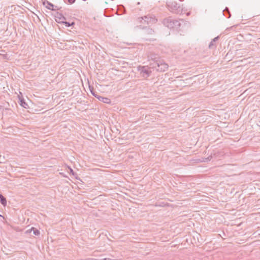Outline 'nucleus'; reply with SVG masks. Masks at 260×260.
I'll return each mask as SVG.
<instances>
[{
    "instance_id": "obj_25",
    "label": "nucleus",
    "mask_w": 260,
    "mask_h": 260,
    "mask_svg": "<svg viewBox=\"0 0 260 260\" xmlns=\"http://www.w3.org/2000/svg\"><path fill=\"white\" fill-rule=\"evenodd\" d=\"M211 158H212V156H210L208 157V158H206V161L210 160L211 159Z\"/></svg>"
},
{
    "instance_id": "obj_18",
    "label": "nucleus",
    "mask_w": 260,
    "mask_h": 260,
    "mask_svg": "<svg viewBox=\"0 0 260 260\" xmlns=\"http://www.w3.org/2000/svg\"><path fill=\"white\" fill-rule=\"evenodd\" d=\"M216 47L215 42H213L212 40L209 45V48L210 49H215Z\"/></svg>"
},
{
    "instance_id": "obj_9",
    "label": "nucleus",
    "mask_w": 260,
    "mask_h": 260,
    "mask_svg": "<svg viewBox=\"0 0 260 260\" xmlns=\"http://www.w3.org/2000/svg\"><path fill=\"white\" fill-rule=\"evenodd\" d=\"M55 17L56 19H58V21L57 19H56V21L58 23H59V22H60V21H64L66 19V17H64L62 14L58 12L56 13Z\"/></svg>"
},
{
    "instance_id": "obj_20",
    "label": "nucleus",
    "mask_w": 260,
    "mask_h": 260,
    "mask_svg": "<svg viewBox=\"0 0 260 260\" xmlns=\"http://www.w3.org/2000/svg\"><path fill=\"white\" fill-rule=\"evenodd\" d=\"M69 169L70 170V173H71L73 175H74V176L77 175V174L74 172V171H73V170L72 168L69 167Z\"/></svg>"
},
{
    "instance_id": "obj_24",
    "label": "nucleus",
    "mask_w": 260,
    "mask_h": 260,
    "mask_svg": "<svg viewBox=\"0 0 260 260\" xmlns=\"http://www.w3.org/2000/svg\"><path fill=\"white\" fill-rule=\"evenodd\" d=\"M225 231H226V232L228 233V235H227V237H232V235H229V233H228V229L227 228H225Z\"/></svg>"
},
{
    "instance_id": "obj_10",
    "label": "nucleus",
    "mask_w": 260,
    "mask_h": 260,
    "mask_svg": "<svg viewBox=\"0 0 260 260\" xmlns=\"http://www.w3.org/2000/svg\"><path fill=\"white\" fill-rule=\"evenodd\" d=\"M20 105L24 108H27L28 107L27 104L25 102L24 99L22 97H20L18 95Z\"/></svg>"
},
{
    "instance_id": "obj_7",
    "label": "nucleus",
    "mask_w": 260,
    "mask_h": 260,
    "mask_svg": "<svg viewBox=\"0 0 260 260\" xmlns=\"http://www.w3.org/2000/svg\"><path fill=\"white\" fill-rule=\"evenodd\" d=\"M137 24H139V26L140 27L142 28H144V25H146L145 23H144V19L143 17H139L137 19Z\"/></svg>"
},
{
    "instance_id": "obj_11",
    "label": "nucleus",
    "mask_w": 260,
    "mask_h": 260,
    "mask_svg": "<svg viewBox=\"0 0 260 260\" xmlns=\"http://www.w3.org/2000/svg\"><path fill=\"white\" fill-rule=\"evenodd\" d=\"M97 98L104 103L109 104L111 103V100L109 98L103 97L100 95H99Z\"/></svg>"
},
{
    "instance_id": "obj_30",
    "label": "nucleus",
    "mask_w": 260,
    "mask_h": 260,
    "mask_svg": "<svg viewBox=\"0 0 260 260\" xmlns=\"http://www.w3.org/2000/svg\"><path fill=\"white\" fill-rule=\"evenodd\" d=\"M223 235L225 236V231H223Z\"/></svg>"
},
{
    "instance_id": "obj_8",
    "label": "nucleus",
    "mask_w": 260,
    "mask_h": 260,
    "mask_svg": "<svg viewBox=\"0 0 260 260\" xmlns=\"http://www.w3.org/2000/svg\"><path fill=\"white\" fill-rule=\"evenodd\" d=\"M194 226V223L190 220L188 219L185 222H184L181 225L182 228H187Z\"/></svg>"
},
{
    "instance_id": "obj_15",
    "label": "nucleus",
    "mask_w": 260,
    "mask_h": 260,
    "mask_svg": "<svg viewBox=\"0 0 260 260\" xmlns=\"http://www.w3.org/2000/svg\"><path fill=\"white\" fill-rule=\"evenodd\" d=\"M223 14L225 16H226L228 18H229L231 16V14H230L229 9L228 8H226L223 11Z\"/></svg>"
},
{
    "instance_id": "obj_29",
    "label": "nucleus",
    "mask_w": 260,
    "mask_h": 260,
    "mask_svg": "<svg viewBox=\"0 0 260 260\" xmlns=\"http://www.w3.org/2000/svg\"><path fill=\"white\" fill-rule=\"evenodd\" d=\"M107 260H117V259H112L109 258H107Z\"/></svg>"
},
{
    "instance_id": "obj_31",
    "label": "nucleus",
    "mask_w": 260,
    "mask_h": 260,
    "mask_svg": "<svg viewBox=\"0 0 260 260\" xmlns=\"http://www.w3.org/2000/svg\"><path fill=\"white\" fill-rule=\"evenodd\" d=\"M231 31V30H228V34Z\"/></svg>"
},
{
    "instance_id": "obj_28",
    "label": "nucleus",
    "mask_w": 260,
    "mask_h": 260,
    "mask_svg": "<svg viewBox=\"0 0 260 260\" xmlns=\"http://www.w3.org/2000/svg\"><path fill=\"white\" fill-rule=\"evenodd\" d=\"M98 260H107V258H103L102 259H98Z\"/></svg>"
},
{
    "instance_id": "obj_14",
    "label": "nucleus",
    "mask_w": 260,
    "mask_h": 260,
    "mask_svg": "<svg viewBox=\"0 0 260 260\" xmlns=\"http://www.w3.org/2000/svg\"><path fill=\"white\" fill-rule=\"evenodd\" d=\"M154 32V31L150 27H146L144 33L147 35H152Z\"/></svg>"
},
{
    "instance_id": "obj_27",
    "label": "nucleus",
    "mask_w": 260,
    "mask_h": 260,
    "mask_svg": "<svg viewBox=\"0 0 260 260\" xmlns=\"http://www.w3.org/2000/svg\"><path fill=\"white\" fill-rule=\"evenodd\" d=\"M120 7H121L123 10V11H125V9L123 6H119V8Z\"/></svg>"
},
{
    "instance_id": "obj_16",
    "label": "nucleus",
    "mask_w": 260,
    "mask_h": 260,
    "mask_svg": "<svg viewBox=\"0 0 260 260\" xmlns=\"http://www.w3.org/2000/svg\"><path fill=\"white\" fill-rule=\"evenodd\" d=\"M237 26V25H233V26H232L230 27H228L224 31V34L226 35L228 34V30H232V31H234L235 30V28H236V27Z\"/></svg>"
},
{
    "instance_id": "obj_2",
    "label": "nucleus",
    "mask_w": 260,
    "mask_h": 260,
    "mask_svg": "<svg viewBox=\"0 0 260 260\" xmlns=\"http://www.w3.org/2000/svg\"><path fill=\"white\" fill-rule=\"evenodd\" d=\"M151 64L153 68L159 72H165L168 68V64L166 63L163 60L159 59L155 60Z\"/></svg>"
},
{
    "instance_id": "obj_4",
    "label": "nucleus",
    "mask_w": 260,
    "mask_h": 260,
    "mask_svg": "<svg viewBox=\"0 0 260 260\" xmlns=\"http://www.w3.org/2000/svg\"><path fill=\"white\" fill-rule=\"evenodd\" d=\"M146 24H152L156 22L157 19L153 15H148L143 17Z\"/></svg>"
},
{
    "instance_id": "obj_12",
    "label": "nucleus",
    "mask_w": 260,
    "mask_h": 260,
    "mask_svg": "<svg viewBox=\"0 0 260 260\" xmlns=\"http://www.w3.org/2000/svg\"><path fill=\"white\" fill-rule=\"evenodd\" d=\"M172 24H173V25L172 26V28H179L180 26V23L179 22V20H176V19H173V21L172 22Z\"/></svg>"
},
{
    "instance_id": "obj_21",
    "label": "nucleus",
    "mask_w": 260,
    "mask_h": 260,
    "mask_svg": "<svg viewBox=\"0 0 260 260\" xmlns=\"http://www.w3.org/2000/svg\"><path fill=\"white\" fill-rule=\"evenodd\" d=\"M93 88H92V89H90V91H91V92L92 94L93 95H94L95 98H97V97H98L99 95L95 94V93L93 92Z\"/></svg>"
},
{
    "instance_id": "obj_13",
    "label": "nucleus",
    "mask_w": 260,
    "mask_h": 260,
    "mask_svg": "<svg viewBox=\"0 0 260 260\" xmlns=\"http://www.w3.org/2000/svg\"><path fill=\"white\" fill-rule=\"evenodd\" d=\"M0 202L4 206L7 204L6 199L2 194H0Z\"/></svg>"
},
{
    "instance_id": "obj_19",
    "label": "nucleus",
    "mask_w": 260,
    "mask_h": 260,
    "mask_svg": "<svg viewBox=\"0 0 260 260\" xmlns=\"http://www.w3.org/2000/svg\"><path fill=\"white\" fill-rule=\"evenodd\" d=\"M34 231V234L38 236L40 235V231L37 229H35L34 230H32Z\"/></svg>"
},
{
    "instance_id": "obj_26",
    "label": "nucleus",
    "mask_w": 260,
    "mask_h": 260,
    "mask_svg": "<svg viewBox=\"0 0 260 260\" xmlns=\"http://www.w3.org/2000/svg\"><path fill=\"white\" fill-rule=\"evenodd\" d=\"M85 260H98V259H95V258H87V259H85Z\"/></svg>"
},
{
    "instance_id": "obj_23",
    "label": "nucleus",
    "mask_w": 260,
    "mask_h": 260,
    "mask_svg": "<svg viewBox=\"0 0 260 260\" xmlns=\"http://www.w3.org/2000/svg\"><path fill=\"white\" fill-rule=\"evenodd\" d=\"M218 39H219V37H218V36H217V37H216L214 38L212 40V41H213V42H215L216 41H217V40H218Z\"/></svg>"
},
{
    "instance_id": "obj_17",
    "label": "nucleus",
    "mask_w": 260,
    "mask_h": 260,
    "mask_svg": "<svg viewBox=\"0 0 260 260\" xmlns=\"http://www.w3.org/2000/svg\"><path fill=\"white\" fill-rule=\"evenodd\" d=\"M59 22H61L62 23H64L66 25V26H68V27L74 25V24H75V23L74 22H73L72 23H70L69 22L64 21H60Z\"/></svg>"
},
{
    "instance_id": "obj_22",
    "label": "nucleus",
    "mask_w": 260,
    "mask_h": 260,
    "mask_svg": "<svg viewBox=\"0 0 260 260\" xmlns=\"http://www.w3.org/2000/svg\"><path fill=\"white\" fill-rule=\"evenodd\" d=\"M35 229H29V230H28L27 231H26L25 233L26 234H29V233H30L32 230H34Z\"/></svg>"
},
{
    "instance_id": "obj_6",
    "label": "nucleus",
    "mask_w": 260,
    "mask_h": 260,
    "mask_svg": "<svg viewBox=\"0 0 260 260\" xmlns=\"http://www.w3.org/2000/svg\"><path fill=\"white\" fill-rule=\"evenodd\" d=\"M43 5L45 6L47 9L52 11H55L56 10L59 9V8L57 6H54V5H53L52 4L48 1L43 2Z\"/></svg>"
},
{
    "instance_id": "obj_3",
    "label": "nucleus",
    "mask_w": 260,
    "mask_h": 260,
    "mask_svg": "<svg viewBox=\"0 0 260 260\" xmlns=\"http://www.w3.org/2000/svg\"><path fill=\"white\" fill-rule=\"evenodd\" d=\"M138 71L140 72L142 76L144 78L149 77L151 74V71L150 68L148 66H139L137 67Z\"/></svg>"
},
{
    "instance_id": "obj_1",
    "label": "nucleus",
    "mask_w": 260,
    "mask_h": 260,
    "mask_svg": "<svg viewBox=\"0 0 260 260\" xmlns=\"http://www.w3.org/2000/svg\"><path fill=\"white\" fill-rule=\"evenodd\" d=\"M167 6L168 9L173 13L177 14H181L183 13V8L176 1L167 2Z\"/></svg>"
},
{
    "instance_id": "obj_5",
    "label": "nucleus",
    "mask_w": 260,
    "mask_h": 260,
    "mask_svg": "<svg viewBox=\"0 0 260 260\" xmlns=\"http://www.w3.org/2000/svg\"><path fill=\"white\" fill-rule=\"evenodd\" d=\"M173 19H174L172 17H169L165 18L163 20L162 23L166 27L172 28V26L173 25V24H172Z\"/></svg>"
},
{
    "instance_id": "obj_32",
    "label": "nucleus",
    "mask_w": 260,
    "mask_h": 260,
    "mask_svg": "<svg viewBox=\"0 0 260 260\" xmlns=\"http://www.w3.org/2000/svg\"><path fill=\"white\" fill-rule=\"evenodd\" d=\"M220 236L222 237V239H225L224 238L222 237L221 235Z\"/></svg>"
}]
</instances>
